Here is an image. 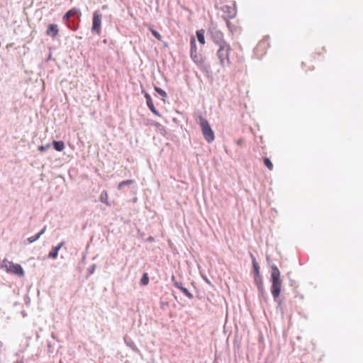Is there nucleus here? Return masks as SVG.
<instances>
[{
	"label": "nucleus",
	"mask_w": 363,
	"mask_h": 363,
	"mask_svg": "<svg viewBox=\"0 0 363 363\" xmlns=\"http://www.w3.org/2000/svg\"><path fill=\"white\" fill-rule=\"evenodd\" d=\"M278 267L275 265L272 267V287L271 292L274 299L277 298L281 293L282 281Z\"/></svg>",
	"instance_id": "obj_1"
},
{
	"label": "nucleus",
	"mask_w": 363,
	"mask_h": 363,
	"mask_svg": "<svg viewBox=\"0 0 363 363\" xmlns=\"http://www.w3.org/2000/svg\"><path fill=\"white\" fill-rule=\"evenodd\" d=\"M230 50V46L228 43L225 41H222L219 43V49L217 52V55L220 60V62L222 67H224L226 63H229V54Z\"/></svg>",
	"instance_id": "obj_2"
},
{
	"label": "nucleus",
	"mask_w": 363,
	"mask_h": 363,
	"mask_svg": "<svg viewBox=\"0 0 363 363\" xmlns=\"http://www.w3.org/2000/svg\"><path fill=\"white\" fill-rule=\"evenodd\" d=\"M199 124L201 125L205 140L208 143L213 142L215 139V135L208 121L203 118L202 116H199Z\"/></svg>",
	"instance_id": "obj_3"
},
{
	"label": "nucleus",
	"mask_w": 363,
	"mask_h": 363,
	"mask_svg": "<svg viewBox=\"0 0 363 363\" xmlns=\"http://www.w3.org/2000/svg\"><path fill=\"white\" fill-rule=\"evenodd\" d=\"M1 267L4 268L8 273L18 275L21 277L24 276V270L22 267L18 264H14L7 259H4L1 264Z\"/></svg>",
	"instance_id": "obj_4"
},
{
	"label": "nucleus",
	"mask_w": 363,
	"mask_h": 363,
	"mask_svg": "<svg viewBox=\"0 0 363 363\" xmlns=\"http://www.w3.org/2000/svg\"><path fill=\"white\" fill-rule=\"evenodd\" d=\"M269 46L270 44L269 40L267 38H264L258 43L255 49V52L258 57H262L266 54Z\"/></svg>",
	"instance_id": "obj_5"
},
{
	"label": "nucleus",
	"mask_w": 363,
	"mask_h": 363,
	"mask_svg": "<svg viewBox=\"0 0 363 363\" xmlns=\"http://www.w3.org/2000/svg\"><path fill=\"white\" fill-rule=\"evenodd\" d=\"M101 14L99 11H95L93 14V24L91 31L100 34L101 25Z\"/></svg>",
	"instance_id": "obj_6"
},
{
	"label": "nucleus",
	"mask_w": 363,
	"mask_h": 363,
	"mask_svg": "<svg viewBox=\"0 0 363 363\" xmlns=\"http://www.w3.org/2000/svg\"><path fill=\"white\" fill-rule=\"evenodd\" d=\"M191 57L195 62H199V56L197 52V48L196 45V40L194 38H191Z\"/></svg>",
	"instance_id": "obj_7"
},
{
	"label": "nucleus",
	"mask_w": 363,
	"mask_h": 363,
	"mask_svg": "<svg viewBox=\"0 0 363 363\" xmlns=\"http://www.w3.org/2000/svg\"><path fill=\"white\" fill-rule=\"evenodd\" d=\"M251 258H252V262L254 269V277H255V283H258V279H260V274H259V267L258 265V263L256 261V258L254 257L252 254H251Z\"/></svg>",
	"instance_id": "obj_8"
},
{
	"label": "nucleus",
	"mask_w": 363,
	"mask_h": 363,
	"mask_svg": "<svg viewBox=\"0 0 363 363\" xmlns=\"http://www.w3.org/2000/svg\"><path fill=\"white\" fill-rule=\"evenodd\" d=\"M145 97L146 99L147 105L148 108L150 109V111L152 112V113L155 114V116H160V114L157 111L153 104L150 95L148 93L145 92Z\"/></svg>",
	"instance_id": "obj_9"
},
{
	"label": "nucleus",
	"mask_w": 363,
	"mask_h": 363,
	"mask_svg": "<svg viewBox=\"0 0 363 363\" xmlns=\"http://www.w3.org/2000/svg\"><path fill=\"white\" fill-rule=\"evenodd\" d=\"M59 33V29L57 24H50L46 30V34L52 38L56 37Z\"/></svg>",
	"instance_id": "obj_10"
},
{
	"label": "nucleus",
	"mask_w": 363,
	"mask_h": 363,
	"mask_svg": "<svg viewBox=\"0 0 363 363\" xmlns=\"http://www.w3.org/2000/svg\"><path fill=\"white\" fill-rule=\"evenodd\" d=\"M65 244L64 242H61L58 245L54 247L48 254V257L56 259L58 256V252Z\"/></svg>",
	"instance_id": "obj_11"
},
{
	"label": "nucleus",
	"mask_w": 363,
	"mask_h": 363,
	"mask_svg": "<svg viewBox=\"0 0 363 363\" xmlns=\"http://www.w3.org/2000/svg\"><path fill=\"white\" fill-rule=\"evenodd\" d=\"M174 285L188 298H191L193 297L191 293L186 288L183 287L181 283L175 281Z\"/></svg>",
	"instance_id": "obj_12"
},
{
	"label": "nucleus",
	"mask_w": 363,
	"mask_h": 363,
	"mask_svg": "<svg viewBox=\"0 0 363 363\" xmlns=\"http://www.w3.org/2000/svg\"><path fill=\"white\" fill-rule=\"evenodd\" d=\"M46 230V226L43 227V228L40 230V232H39L38 234H36L34 236H31L30 238H28V242L29 243H33L35 241L38 240L40 236L45 233Z\"/></svg>",
	"instance_id": "obj_13"
},
{
	"label": "nucleus",
	"mask_w": 363,
	"mask_h": 363,
	"mask_svg": "<svg viewBox=\"0 0 363 363\" xmlns=\"http://www.w3.org/2000/svg\"><path fill=\"white\" fill-rule=\"evenodd\" d=\"M205 31L203 29L199 30L196 31V36L198 38L199 42L204 45L205 44V36H204Z\"/></svg>",
	"instance_id": "obj_14"
},
{
	"label": "nucleus",
	"mask_w": 363,
	"mask_h": 363,
	"mask_svg": "<svg viewBox=\"0 0 363 363\" xmlns=\"http://www.w3.org/2000/svg\"><path fill=\"white\" fill-rule=\"evenodd\" d=\"M54 148L57 151H62L65 149V144L62 141H53Z\"/></svg>",
	"instance_id": "obj_15"
},
{
	"label": "nucleus",
	"mask_w": 363,
	"mask_h": 363,
	"mask_svg": "<svg viewBox=\"0 0 363 363\" xmlns=\"http://www.w3.org/2000/svg\"><path fill=\"white\" fill-rule=\"evenodd\" d=\"M79 12L78 9H72L69 10L68 12H67L64 16V19L67 20L71 16L75 15Z\"/></svg>",
	"instance_id": "obj_16"
},
{
	"label": "nucleus",
	"mask_w": 363,
	"mask_h": 363,
	"mask_svg": "<svg viewBox=\"0 0 363 363\" xmlns=\"http://www.w3.org/2000/svg\"><path fill=\"white\" fill-rule=\"evenodd\" d=\"M264 165L270 170L272 171L273 169V164L272 162H271V160L267 158V157H265L264 158Z\"/></svg>",
	"instance_id": "obj_17"
},
{
	"label": "nucleus",
	"mask_w": 363,
	"mask_h": 363,
	"mask_svg": "<svg viewBox=\"0 0 363 363\" xmlns=\"http://www.w3.org/2000/svg\"><path fill=\"white\" fill-rule=\"evenodd\" d=\"M149 283V277L147 273H145L140 279V284L143 286L147 285Z\"/></svg>",
	"instance_id": "obj_18"
},
{
	"label": "nucleus",
	"mask_w": 363,
	"mask_h": 363,
	"mask_svg": "<svg viewBox=\"0 0 363 363\" xmlns=\"http://www.w3.org/2000/svg\"><path fill=\"white\" fill-rule=\"evenodd\" d=\"M133 183H134V181L131 180V179L123 181V182H122L121 183L119 184L118 189H122V187L124 185L132 184Z\"/></svg>",
	"instance_id": "obj_19"
},
{
	"label": "nucleus",
	"mask_w": 363,
	"mask_h": 363,
	"mask_svg": "<svg viewBox=\"0 0 363 363\" xmlns=\"http://www.w3.org/2000/svg\"><path fill=\"white\" fill-rule=\"evenodd\" d=\"M152 34L159 40H162V35L155 30L151 28L150 29Z\"/></svg>",
	"instance_id": "obj_20"
},
{
	"label": "nucleus",
	"mask_w": 363,
	"mask_h": 363,
	"mask_svg": "<svg viewBox=\"0 0 363 363\" xmlns=\"http://www.w3.org/2000/svg\"><path fill=\"white\" fill-rule=\"evenodd\" d=\"M155 89L162 97H167V93L164 90H162L161 88L155 87Z\"/></svg>",
	"instance_id": "obj_21"
},
{
	"label": "nucleus",
	"mask_w": 363,
	"mask_h": 363,
	"mask_svg": "<svg viewBox=\"0 0 363 363\" xmlns=\"http://www.w3.org/2000/svg\"><path fill=\"white\" fill-rule=\"evenodd\" d=\"M107 199H108L107 194L103 192L100 196V199H101V202L107 203Z\"/></svg>",
	"instance_id": "obj_22"
},
{
	"label": "nucleus",
	"mask_w": 363,
	"mask_h": 363,
	"mask_svg": "<svg viewBox=\"0 0 363 363\" xmlns=\"http://www.w3.org/2000/svg\"><path fill=\"white\" fill-rule=\"evenodd\" d=\"M50 147V144H48L47 145H41V146H39L38 147V150L40 151V152H44L45 150H47L48 149H49Z\"/></svg>",
	"instance_id": "obj_23"
},
{
	"label": "nucleus",
	"mask_w": 363,
	"mask_h": 363,
	"mask_svg": "<svg viewBox=\"0 0 363 363\" xmlns=\"http://www.w3.org/2000/svg\"><path fill=\"white\" fill-rule=\"evenodd\" d=\"M257 286H258V289L260 290V291H262L263 290V286H262V279H258V283H256Z\"/></svg>",
	"instance_id": "obj_24"
},
{
	"label": "nucleus",
	"mask_w": 363,
	"mask_h": 363,
	"mask_svg": "<svg viewBox=\"0 0 363 363\" xmlns=\"http://www.w3.org/2000/svg\"><path fill=\"white\" fill-rule=\"evenodd\" d=\"M237 145H242L245 143V140L243 138H240L236 141Z\"/></svg>",
	"instance_id": "obj_25"
},
{
	"label": "nucleus",
	"mask_w": 363,
	"mask_h": 363,
	"mask_svg": "<svg viewBox=\"0 0 363 363\" xmlns=\"http://www.w3.org/2000/svg\"><path fill=\"white\" fill-rule=\"evenodd\" d=\"M94 267H95L94 265H92L91 267H90L89 268V272L90 274H91L94 272Z\"/></svg>",
	"instance_id": "obj_26"
},
{
	"label": "nucleus",
	"mask_w": 363,
	"mask_h": 363,
	"mask_svg": "<svg viewBox=\"0 0 363 363\" xmlns=\"http://www.w3.org/2000/svg\"><path fill=\"white\" fill-rule=\"evenodd\" d=\"M226 23H227L228 27L230 28V23L229 22V21H227Z\"/></svg>",
	"instance_id": "obj_27"
},
{
	"label": "nucleus",
	"mask_w": 363,
	"mask_h": 363,
	"mask_svg": "<svg viewBox=\"0 0 363 363\" xmlns=\"http://www.w3.org/2000/svg\"><path fill=\"white\" fill-rule=\"evenodd\" d=\"M15 363H23V362L22 360H20V361L16 362Z\"/></svg>",
	"instance_id": "obj_28"
},
{
	"label": "nucleus",
	"mask_w": 363,
	"mask_h": 363,
	"mask_svg": "<svg viewBox=\"0 0 363 363\" xmlns=\"http://www.w3.org/2000/svg\"><path fill=\"white\" fill-rule=\"evenodd\" d=\"M2 346V342L0 341V347Z\"/></svg>",
	"instance_id": "obj_29"
}]
</instances>
